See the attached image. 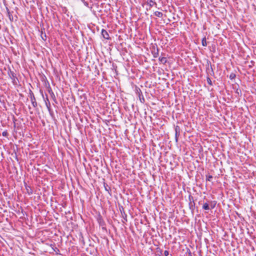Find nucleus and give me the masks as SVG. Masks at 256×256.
I'll use <instances>...</instances> for the list:
<instances>
[{
	"mask_svg": "<svg viewBox=\"0 0 256 256\" xmlns=\"http://www.w3.org/2000/svg\"><path fill=\"white\" fill-rule=\"evenodd\" d=\"M48 92L51 95V96L52 98V100H54V101L56 102V103H57V102H56V96L54 93V92L52 91V89L50 88V90H48Z\"/></svg>",
	"mask_w": 256,
	"mask_h": 256,
	"instance_id": "6e6552de",
	"label": "nucleus"
},
{
	"mask_svg": "<svg viewBox=\"0 0 256 256\" xmlns=\"http://www.w3.org/2000/svg\"><path fill=\"white\" fill-rule=\"evenodd\" d=\"M46 105L48 108V109L50 110V102L48 99V96L46 98V100H45Z\"/></svg>",
	"mask_w": 256,
	"mask_h": 256,
	"instance_id": "9d476101",
	"label": "nucleus"
},
{
	"mask_svg": "<svg viewBox=\"0 0 256 256\" xmlns=\"http://www.w3.org/2000/svg\"><path fill=\"white\" fill-rule=\"evenodd\" d=\"M234 76H235V74H231L230 75V78L231 79H232Z\"/></svg>",
	"mask_w": 256,
	"mask_h": 256,
	"instance_id": "5701e85b",
	"label": "nucleus"
},
{
	"mask_svg": "<svg viewBox=\"0 0 256 256\" xmlns=\"http://www.w3.org/2000/svg\"><path fill=\"white\" fill-rule=\"evenodd\" d=\"M8 74L10 78L12 79V82L14 84L16 82V80L17 79L16 74L12 70H10L8 72Z\"/></svg>",
	"mask_w": 256,
	"mask_h": 256,
	"instance_id": "f03ea898",
	"label": "nucleus"
},
{
	"mask_svg": "<svg viewBox=\"0 0 256 256\" xmlns=\"http://www.w3.org/2000/svg\"><path fill=\"white\" fill-rule=\"evenodd\" d=\"M202 208L206 210H210V207L209 204L206 202L204 203L202 206Z\"/></svg>",
	"mask_w": 256,
	"mask_h": 256,
	"instance_id": "f8f14e48",
	"label": "nucleus"
},
{
	"mask_svg": "<svg viewBox=\"0 0 256 256\" xmlns=\"http://www.w3.org/2000/svg\"><path fill=\"white\" fill-rule=\"evenodd\" d=\"M2 135L4 136H8V132L6 131H4V132H2Z\"/></svg>",
	"mask_w": 256,
	"mask_h": 256,
	"instance_id": "aec40b11",
	"label": "nucleus"
},
{
	"mask_svg": "<svg viewBox=\"0 0 256 256\" xmlns=\"http://www.w3.org/2000/svg\"><path fill=\"white\" fill-rule=\"evenodd\" d=\"M206 80H207L208 83L210 86H212V81L211 79L209 77H207L206 78Z\"/></svg>",
	"mask_w": 256,
	"mask_h": 256,
	"instance_id": "dca6fc26",
	"label": "nucleus"
},
{
	"mask_svg": "<svg viewBox=\"0 0 256 256\" xmlns=\"http://www.w3.org/2000/svg\"><path fill=\"white\" fill-rule=\"evenodd\" d=\"M154 14L155 16H158V18H162L163 16V14L162 12L158 11L154 12Z\"/></svg>",
	"mask_w": 256,
	"mask_h": 256,
	"instance_id": "ddd939ff",
	"label": "nucleus"
},
{
	"mask_svg": "<svg viewBox=\"0 0 256 256\" xmlns=\"http://www.w3.org/2000/svg\"><path fill=\"white\" fill-rule=\"evenodd\" d=\"M26 190H27V192L29 194H32V190L30 189V190H28L27 188H26Z\"/></svg>",
	"mask_w": 256,
	"mask_h": 256,
	"instance_id": "412c9836",
	"label": "nucleus"
},
{
	"mask_svg": "<svg viewBox=\"0 0 256 256\" xmlns=\"http://www.w3.org/2000/svg\"><path fill=\"white\" fill-rule=\"evenodd\" d=\"M54 250V251H55V252H56L57 251H58V252L59 251V250H58V248H56V250Z\"/></svg>",
	"mask_w": 256,
	"mask_h": 256,
	"instance_id": "393cba45",
	"label": "nucleus"
},
{
	"mask_svg": "<svg viewBox=\"0 0 256 256\" xmlns=\"http://www.w3.org/2000/svg\"><path fill=\"white\" fill-rule=\"evenodd\" d=\"M106 190H107V191H108V188H106Z\"/></svg>",
	"mask_w": 256,
	"mask_h": 256,
	"instance_id": "bb28decb",
	"label": "nucleus"
},
{
	"mask_svg": "<svg viewBox=\"0 0 256 256\" xmlns=\"http://www.w3.org/2000/svg\"><path fill=\"white\" fill-rule=\"evenodd\" d=\"M174 130H175V138H176V142H178V136L180 135V126H176L175 127Z\"/></svg>",
	"mask_w": 256,
	"mask_h": 256,
	"instance_id": "20e7f679",
	"label": "nucleus"
},
{
	"mask_svg": "<svg viewBox=\"0 0 256 256\" xmlns=\"http://www.w3.org/2000/svg\"><path fill=\"white\" fill-rule=\"evenodd\" d=\"M202 44L204 46H207L206 39V37H204L202 39Z\"/></svg>",
	"mask_w": 256,
	"mask_h": 256,
	"instance_id": "2eb2a0df",
	"label": "nucleus"
},
{
	"mask_svg": "<svg viewBox=\"0 0 256 256\" xmlns=\"http://www.w3.org/2000/svg\"><path fill=\"white\" fill-rule=\"evenodd\" d=\"M125 214V217H124V216H123V218H124V220L127 221L126 215V214Z\"/></svg>",
	"mask_w": 256,
	"mask_h": 256,
	"instance_id": "b1692460",
	"label": "nucleus"
},
{
	"mask_svg": "<svg viewBox=\"0 0 256 256\" xmlns=\"http://www.w3.org/2000/svg\"><path fill=\"white\" fill-rule=\"evenodd\" d=\"M82 2L84 3V4L87 7L88 6V3L86 2L85 0H81Z\"/></svg>",
	"mask_w": 256,
	"mask_h": 256,
	"instance_id": "6ab92c4d",
	"label": "nucleus"
},
{
	"mask_svg": "<svg viewBox=\"0 0 256 256\" xmlns=\"http://www.w3.org/2000/svg\"><path fill=\"white\" fill-rule=\"evenodd\" d=\"M216 201H212L210 202V204H209L210 209H213L214 208L216 205Z\"/></svg>",
	"mask_w": 256,
	"mask_h": 256,
	"instance_id": "4468645a",
	"label": "nucleus"
},
{
	"mask_svg": "<svg viewBox=\"0 0 256 256\" xmlns=\"http://www.w3.org/2000/svg\"><path fill=\"white\" fill-rule=\"evenodd\" d=\"M188 198L190 200V203H189L190 208V210H194V206H195V203L194 202V198L191 196H190Z\"/></svg>",
	"mask_w": 256,
	"mask_h": 256,
	"instance_id": "7ed1b4c3",
	"label": "nucleus"
},
{
	"mask_svg": "<svg viewBox=\"0 0 256 256\" xmlns=\"http://www.w3.org/2000/svg\"><path fill=\"white\" fill-rule=\"evenodd\" d=\"M211 69H212V72L214 74V71H213V70H212V67H211Z\"/></svg>",
	"mask_w": 256,
	"mask_h": 256,
	"instance_id": "a878e982",
	"label": "nucleus"
},
{
	"mask_svg": "<svg viewBox=\"0 0 256 256\" xmlns=\"http://www.w3.org/2000/svg\"><path fill=\"white\" fill-rule=\"evenodd\" d=\"M168 254H169V252H168V250H165V251L164 252V255L165 256H168Z\"/></svg>",
	"mask_w": 256,
	"mask_h": 256,
	"instance_id": "4be33fe9",
	"label": "nucleus"
},
{
	"mask_svg": "<svg viewBox=\"0 0 256 256\" xmlns=\"http://www.w3.org/2000/svg\"><path fill=\"white\" fill-rule=\"evenodd\" d=\"M9 16H10V15H9ZM10 19L11 20V18H10Z\"/></svg>",
	"mask_w": 256,
	"mask_h": 256,
	"instance_id": "cd10ccee",
	"label": "nucleus"
},
{
	"mask_svg": "<svg viewBox=\"0 0 256 256\" xmlns=\"http://www.w3.org/2000/svg\"><path fill=\"white\" fill-rule=\"evenodd\" d=\"M98 221L100 226L102 227V229L105 228V222L104 221L102 216H100L98 218Z\"/></svg>",
	"mask_w": 256,
	"mask_h": 256,
	"instance_id": "423d86ee",
	"label": "nucleus"
},
{
	"mask_svg": "<svg viewBox=\"0 0 256 256\" xmlns=\"http://www.w3.org/2000/svg\"><path fill=\"white\" fill-rule=\"evenodd\" d=\"M152 53L153 55V56L154 58L158 57V48L157 46L155 47L154 46L153 48H152Z\"/></svg>",
	"mask_w": 256,
	"mask_h": 256,
	"instance_id": "39448f33",
	"label": "nucleus"
},
{
	"mask_svg": "<svg viewBox=\"0 0 256 256\" xmlns=\"http://www.w3.org/2000/svg\"><path fill=\"white\" fill-rule=\"evenodd\" d=\"M148 4L149 5L150 7H152L154 5L156 6V3L152 0H148Z\"/></svg>",
	"mask_w": 256,
	"mask_h": 256,
	"instance_id": "1a4fd4ad",
	"label": "nucleus"
},
{
	"mask_svg": "<svg viewBox=\"0 0 256 256\" xmlns=\"http://www.w3.org/2000/svg\"><path fill=\"white\" fill-rule=\"evenodd\" d=\"M158 60L163 64H165L167 62V60L166 57H160Z\"/></svg>",
	"mask_w": 256,
	"mask_h": 256,
	"instance_id": "9b49d317",
	"label": "nucleus"
},
{
	"mask_svg": "<svg viewBox=\"0 0 256 256\" xmlns=\"http://www.w3.org/2000/svg\"><path fill=\"white\" fill-rule=\"evenodd\" d=\"M102 36L103 38L106 40H109L110 39V38L109 36V34L108 32L104 30V29H102Z\"/></svg>",
	"mask_w": 256,
	"mask_h": 256,
	"instance_id": "0eeeda50",
	"label": "nucleus"
},
{
	"mask_svg": "<svg viewBox=\"0 0 256 256\" xmlns=\"http://www.w3.org/2000/svg\"><path fill=\"white\" fill-rule=\"evenodd\" d=\"M212 176L211 175L206 176V180H207L210 181L212 179Z\"/></svg>",
	"mask_w": 256,
	"mask_h": 256,
	"instance_id": "a211bd4d",
	"label": "nucleus"
},
{
	"mask_svg": "<svg viewBox=\"0 0 256 256\" xmlns=\"http://www.w3.org/2000/svg\"><path fill=\"white\" fill-rule=\"evenodd\" d=\"M41 37L43 40H46V34L45 33H43L42 32L41 34Z\"/></svg>",
	"mask_w": 256,
	"mask_h": 256,
	"instance_id": "f3484780",
	"label": "nucleus"
},
{
	"mask_svg": "<svg viewBox=\"0 0 256 256\" xmlns=\"http://www.w3.org/2000/svg\"><path fill=\"white\" fill-rule=\"evenodd\" d=\"M29 96L30 97V100L34 108H36L38 105L37 102H36V99L35 98L34 94L31 90H30Z\"/></svg>",
	"mask_w": 256,
	"mask_h": 256,
	"instance_id": "f257e3e1",
	"label": "nucleus"
}]
</instances>
